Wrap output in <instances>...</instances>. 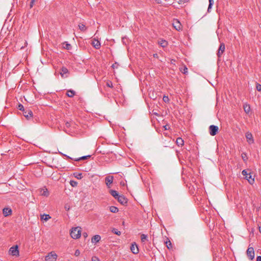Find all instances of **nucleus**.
Here are the masks:
<instances>
[{
  "label": "nucleus",
  "instance_id": "34",
  "mask_svg": "<svg viewBox=\"0 0 261 261\" xmlns=\"http://www.w3.org/2000/svg\"><path fill=\"white\" fill-rule=\"evenodd\" d=\"M18 109H19V110L22 111H23H23H24L25 110L24 109V107H23V105H21V104H19V105H18Z\"/></svg>",
  "mask_w": 261,
  "mask_h": 261
},
{
  "label": "nucleus",
  "instance_id": "7",
  "mask_svg": "<svg viewBox=\"0 0 261 261\" xmlns=\"http://www.w3.org/2000/svg\"><path fill=\"white\" fill-rule=\"evenodd\" d=\"M225 49V44L224 43H221L219 47L217 56L218 58H220L222 55L223 54Z\"/></svg>",
  "mask_w": 261,
  "mask_h": 261
},
{
  "label": "nucleus",
  "instance_id": "27",
  "mask_svg": "<svg viewBox=\"0 0 261 261\" xmlns=\"http://www.w3.org/2000/svg\"><path fill=\"white\" fill-rule=\"evenodd\" d=\"M147 236L145 234H142L141 235V240L142 242H144L147 240Z\"/></svg>",
  "mask_w": 261,
  "mask_h": 261
},
{
  "label": "nucleus",
  "instance_id": "6",
  "mask_svg": "<svg viewBox=\"0 0 261 261\" xmlns=\"http://www.w3.org/2000/svg\"><path fill=\"white\" fill-rule=\"evenodd\" d=\"M247 255L250 260H252L254 258V248L251 247H249L247 250Z\"/></svg>",
  "mask_w": 261,
  "mask_h": 261
},
{
  "label": "nucleus",
  "instance_id": "1",
  "mask_svg": "<svg viewBox=\"0 0 261 261\" xmlns=\"http://www.w3.org/2000/svg\"><path fill=\"white\" fill-rule=\"evenodd\" d=\"M70 236L73 239H77L81 236V228L80 227L72 228L70 231Z\"/></svg>",
  "mask_w": 261,
  "mask_h": 261
},
{
  "label": "nucleus",
  "instance_id": "32",
  "mask_svg": "<svg viewBox=\"0 0 261 261\" xmlns=\"http://www.w3.org/2000/svg\"><path fill=\"white\" fill-rule=\"evenodd\" d=\"M241 156L244 162H246L248 159L247 154L246 153H243Z\"/></svg>",
  "mask_w": 261,
  "mask_h": 261
},
{
  "label": "nucleus",
  "instance_id": "38",
  "mask_svg": "<svg viewBox=\"0 0 261 261\" xmlns=\"http://www.w3.org/2000/svg\"><path fill=\"white\" fill-rule=\"evenodd\" d=\"M92 261H100V260L99 259V258L97 257L93 256L92 258Z\"/></svg>",
  "mask_w": 261,
  "mask_h": 261
},
{
  "label": "nucleus",
  "instance_id": "13",
  "mask_svg": "<svg viewBox=\"0 0 261 261\" xmlns=\"http://www.w3.org/2000/svg\"><path fill=\"white\" fill-rule=\"evenodd\" d=\"M173 27L177 31L181 29V24L177 20H175L173 22Z\"/></svg>",
  "mask_w": 261,
  "mask_h": 261
},
{
  "label": "nucleus",
  "instance_id": "16",
  "mask_svg": "<svg viewBox=\"0 0 261 261\" xmlns=\"http://www.w3.org/2000/svg\"><path fill=\"white\" fill-rule=\"evenodd\" d=\"M3 214L5 216H8L12 214V210L10 208H4L3 209Z\"/></svg>",
  "mask_w": 261,
  "mask_h": 261
},
{
  "label": "nucleus",
  "instance_id": "29",
  "mask_svg": "<svg viewBox=\"0 0 261 261\" xmlns=\"http://www.w3.org/2000/svg\"><path fill=\"white\" fill-rule=\"evenodd\" d=\"M89 157H90V155H86V156H83L77 158V159H75L74 160V161H79L81 160L87 159L88 158H89Z\"/></svg>",
  "mask_w": 261,
  "mask_h": 261
},
{
  "label": "nucleus",
  "instance_id": "19",
  "mask_svg": "<svg viewBox=\"0 0 261 261\" xmlns=\"http://www.w3.org/2000/svg\"><path fill=\"white\" fill-rule=\"evenodd\" d=\"M176 144L178 146H182L184 144V141L181 138L178 137L176 139Z\"/></svg>",
  "mask_w": 261,
  "mask_h": 261
},
{
  "label": "nucleus",
  "instance_id": "49",
  "mask_svg": "<svg viewBox=\"0 0 261 261\" xmlns=\"http://www.w3.org/2000/svg\"><path fill=\"white\" fill-rule=\"evenodd\" d=\"M79 175L80 176V178H81V175H82V174H80Z\"/></svg>",
  "mask_w": 261,
  "mask_h": 261
},
{
  "label": "nucleus",
  "instance_id": "30",
  "mask_svg": "<svg viewBox=\"0 0 261 261\" xmlns=\"http://www.w3.org/2000/svg\"><path fill=\"white\" fill-rule=\"evenodd\" d=\"M166 244V246L168 248V249H170L172 248V244H171V242H170V240H167L166 241V242H165Z\"/></svg>",
  "mask_w": 261,
  "mask_h": 261
},
{
  "label": "nucleus",
  "instance_id": "44",
  "mask_svg": "<svg viewBox=\"0 0 261 261\" xmlns=\"http://www.w3.org/2000/svg\"><path fill=\"white\" fill-rule=\"evenodd\" d=\"M258 229H259V232L261 233V227L260 226L258 227Z\"/></svg>",
  "mask_w": 261,
  "mask_h": 261
},
{
  "label": "nucleus",
  "instance_id": "15",
  "mask_svg": "<svg viewBox=\"0 0 261 261\" xmlns=\"http://www.w3.org/2000/svg\"><path fill=\"white\" fill-rule=\"evenodd\" d=\"M100 239H101V237L98 234H96V235L94 236L92 238L91 242L92 243L95 244V243L99 242L100 241Z\"/></svg>",
  "mask_w": 261,
  "mask_h": 261
},
{
  "label": "nucleus",
  "instance_id": "21",
  "mask_svg": "<svg viewBox=\"0 0 261 261\" xmlns=\"http://www.w3.org/2000/svg\"><path fill=\"white\" fill-rule=\"evenodd\" d=\"M66 94L68 97H72L75 95V92L72 90H69L67 91Z\"/></svg>",
  "mask_w": 261,
  "mask_h": 261
},
{
  "label": "nucleus",
  "instance_id": "24",
  "mask_svg": "<svg viewBox=\"0 0 261 261\" xmlns=\"http://www.w3.org/2000/svg\"><path fill=\"white\" fill-rule=\"evenodd\" d=\"M50 218L51 217H50V216L47 214H44L41 216V220L45 221L49 220Z\"/></svg>",
  "mask_w": 261,
  "mask_h": 261
},
{
  "label": "nucleus",
  "instance_id": "47",
  "mask_svg": "<svg viewBox=\"0 0 261 261\" xmlns=\"http://www.w3.org/2000/svg\"><path fill=\"white\" fill-rule=\"evenodd\" d=\"M174 61H175V60H172L171 61V63H173V62H174Z\"/></svg>",
  "mask_w": 261,
  "mask_h": 261
},
{
  "label": "nucleus",
  "instance_id": "46",
  "mask_svg": "<svg viewBox=\"0 0 261 261\" xmlns=\"http://www.w3.org/2000/svg\"><path fill=\"white\" fill-rule=\"evenodd\" d=\"M112 67L114 68L115 67V64H113Z\"/></svg>",
  "mask_w": 261,
  "mask_h": 261
},
{
  "label": "nucleus",
  "instance_id": "23",
  "mask_svg": "<svg viewBox=\"0 0 261 261\" xmlns=\"http://www.w3.org/2000/svg\"><path fill=\"white\" fill-rule=\"evenodd\" d=\"M110 211L112 213H116L118 212V208L116 206H111L110 207Z\"/></svg>",
  "mask_w": 261,
  "mask_h": 261
},
{
  "label": "nucleus",
  "instance_id": "36",
  "mask_svg": "<svg viewBox=\"0 0 261 261\" xmlns=\"http://www.w3.org/2000/svg\"><path fill=\"white\" fill-rule=\"evenodd\" d=\"M38 0H31V2H30V7L31 8H32L34 5V3L37 2Z\"/></svg>",
  "mask_w": 261,
  "mask_h": 261
},
{
  "label": "nucleus",
  "instance_id": "48",
  "mask_svg": "<svg viewBox=\"0 0 261 261\" xmlns=\"http://www.w3.org/2000/svg\"><path fill=\"white\" fill-rule=\"evenodd\" d=\"M84 237H86L87 236V233L84 234Z\"/></svg>",
  "mask_w": 261,
  "mask_h": 261
},
{
  "label": "nucleus",
  "instance_id": "39",
  "mask_svg": "<svg viewBox=\"0 0 261 261\" xmlns=\"http://www.w3.org/2000/svg\"><path fill=\"white\" fill-rule=\"evenodd\" d=\"M182 72L184 74H186L188 72V68L186 66L184 67Z\"/></svg>",
  "mask_w": 261,
  "mask_h": 261
},
{
  "label": "nucleus",
  "instance_id": "11",
  "mask_svg": "<svg viewBox=\"0 0 261 261\" xmlns=\"http://www.w3.org/2000/svg\"><path fill=\"white\" fill-rule=\"evenodd\" d=\"M117 199L122 205H124L127 202V199L123 195H119L117 197Z\"/></svg>",
  "mask_w": 261,
  "mask_h": 261
},
{
  "label": "nucleus",
  "instance_id": "25",
  "mask_svg": "<svg viewBox=\"0 0 261 261\" xmlns=\"http://www.w3.org/2000/svg\"><path fill=\"white\" fill-rule=\"evenodd\" d=\"M79 28L80 29V30L83 32L85 31L87 29V28L86 27L85 25L83 23H80L79 24Z\"/></svg>",
  "mask_w": 261,
  "mask_h": 261
},
{
  "label": "nucleus",
  "instance_id": "37",
  "mask_svg": "<svg viewBox=\"0 0 261 261\" xmlns=\"http://www.w3.org/2000/svg\"><path fill=\"white\" fill-rule=\"evenodd\" d=\"M163 100L165 102H168L169 101V99L168 97L167 96H164V97L163 98Z\"/></svg>",
  "mask_w": 261,
  "mask_h": 261
},
{
  "label": "nucleus",
  "instance_id": "28",
  "mask_svg": "<svg viewBox=\"0 0 261 261\" xmlns=\"http://www.w3.org/2000/svg\"><path fill=\"white\" fill-rule=\"evenodd\" d=\"M209 1V5L207 9V11L209 12L210 11V9L212 8V7L214 4L213 0H208Z\"/></svg>",
  "mask_w": 261,
  "mask_h": 261
},
{
  "label": "nucleus",
  "instance_id": "52",
  "mask_svg": "<svg viewBox=\"0 0 261 261\" xmlns=\"http://www.w3.org/2000/svg\"><path fill=\"white\" fill-rule=\"evenodd\" d=\"M156 56H157V54H155V55H153V56H154V57H156Z\"/></svg>",
  "mask_w": 261,
  "mask_h": 261
},
{
  "label": "nucleus",
  "instance_id": "31",
  "mask_svg": "<svg viewBox=\"0 0 261 261\" xmlns=\"http://www.w3.org/2000/svg\"><path fill=\"white\" fill-rule=\"evenodd\" d=\"M42 195H43L44 196H48L49 195L48 192L47 190V189H45L44 190H43V192L41 194Z\"/></svg>",
  "mask_w": 261,
  "mask_h": 261
},
{
  "label": "nucleus",
  "instance_id": "33",
  "mask_svg": "<svg viewBox=\"0 0 261 261\" xmlns=\"http://www.w3.org/2000/svg\"><path fill=\"white\" fill-rule=\"evenodd\" d=\"M106 85L107 87H110V88H112L113 86L112 82L110 81H108L107 82Z\"/></svg>",
  "mask_w": 261,
  "mask_h": 261
},
{
  "label": "nucleus",
  "instance_id": "17",
  "mask_svg": "<svg viewBox=\"0 0 261 261\" xmlns=\"http://www.w3.org/2000/svg\"><path fill=\"white\" fill-rule=\"evenodd\" d=\"M158 44L162 47H166L168 45V43L165 40L160 39L158 41Z\"/></svg>",
  "mask_w": 261,
  "mask_h": 261
},
{
  "label": "nucleus",
  "instance_id": "20",
  "mask_svg": "<svg viewBox=\"0 0 261 261\" xmlns=\"http://www.w3.org/2000/svg\"><path fill=\"white\" fill-rule=\"evenodd\" d=\"M110 194H111L112 196H113L115 199H117V197L119 196V195L118 194V193L115 191V190H111L110 191Z\"/></svg>",
  "mask_w": 261,
  "mask_h": 261
},
{
  "label": "nucleus",
  "instance_id": "14",
  "mask_svg": "<svg viewBox=\"0 0 261 261\" xmlns=\"http://www.w3.org/2000/svg\"><path fill=\"white\" fill-rule=\"evenodd\" d=\"M92 45L96 49H99L100 47V42L98 40H96L95 39H94L92 40Z\"/></svg>",
  "mask_w": 261,
  "mask_h": 261
},
{
  "label": "nucleus",
  "instance_id": "26",
  "mask_svg": "<svg viewBox=\"0 0 261 261\" xmlns=\"http://www.w3.org/2000/svg\"><path fill=\"white\" fill-rule=\"evenodd\" d=\"M112 231L113 233H114V234H116L118 236H120L121 234V231H119L118 229H117L116 228H113V229L112 230Z\"/></svg>",
  "mask_w": 261,
  "mask_h": 261
},
{
  "label": "nucleus",
  "instance_id": "3",
  "mask_svg": "<svg viewBox=\"0 0 261 261\" xmlns=\"http://www.w3.org/2000/svg\"><path fill=\"white\" fill-rule=\"evenodd\" d=\"M58 255L54 252L49 253L45 257V261H56Z\"/></svg>",
  "mask_w": 261,
  "mask_h": 261
},
{
  "label": "nucleus",
  "instance_id": "22",
  "mask_svg": "<svg viewBox=\"0 0 261 261\" xmlns=\"http://www.w3.org/2000/svg\"><path fill=\"white\" fill-rule=\"evenodd\" d=\"M244 110L245 113L248 114L250 111V107L249 105L245 104L244 105Z\"/></svg>",
  "mask_w": 261,
  "mask_h": 261
},
{
  "label": "nucleus",
  "instance_id": "43",
  "mask_svg": "<svg viewBox=\"0 0 261 261\" xmlns=\"http://www.w3.org/2000/svg\"><path fill=\"white\" fill-rule=\"evenodd\" d=\"M66 126H67V127H69V126H70L69 123L67 122V123H66Z\"/></svg>",
  "mask_w": 261,
  "mask_h": 261
},
{
  "label": "nucleus",
  "instance_id": "5",
  "mask_svg": "<svg viewBox=\"0 0 261 261\" xmlns=\"http://www.w3.org/2000/svg\"><path fill=\"white\" fill-rule=\"evenodd\" d=\"M218 127L216 125H210L209 127L210 134L212 136L216 135L218 133Z\"/></svg>",
  "mask_w": 261,
  "mask_h": 261
},
{
  "label": "nucleus",
  "instance_id": "40",
  "mask_svg": "<svg viewBox=\"0 0 261 261\" xmlns=\"http://www.w3.org/2000/svg\"><path fill=\"white\" fill-rule=\"evenodd\" d=\"M65 48H66L67 49H70V48H71V45H70V44H68V43H67V44H66V47H65Z\"/></svg>",
  "mask_w": 261,
  "mask_h": 261
},
{
  "label": "nucleus",
  "instance_id": "12",
  "mask_svg": "<svg viewBox=\"0 0 261 261\" xmlns=\"http://www.w3.org/2000/svg\"><path fill=\"white\" fill-rule=\"evenodd\" d=\"M23 115L27 119H29L30 118L33 117V113L30 110H25L23 111Z\"/></svg>",
  "mask_w": 261,
  "mask_h": 261
},
{
  "label": "nucleus",
  "instance_id": "10",
  "mask_svg": "<svg viewBox=\"0 0 261 261\" xmlns=\"http://www.w3.org/2000/svg\"><path fill=\"white\" fill-rule=\"evenodd\" d=\"M114 177L113 176H109L106 177L105 182L106 184L108 186V188L110 187V185L112 184L113 181Z\"/></svg>",
  "mask_w": 261,
  "mask_h": 261
},
{
  "label": "nucleus",
  "instance_id": "45",
  "mask_svg": "<svg viewBox=\"0 0 261 261\" xmlns=\"http://www.w3.org/2000/svg\"><path fill=\"white\" fill-rule=\"evenodd\" d=\"M65 208L66 210H68L69 209V207H67L66 206H65Z\"/></svg>",
  "mask_w": 261,
  "mask_h": 261
},
{
  "label": "nucleus",
  "instance_id": "4",
  "mask_svg": "<svg viewBox=\"0 0 261 261\" xmlns=\"http://www.w3.org/2000/svg\"><path fill=\"white\" fill-rule=\"evenodd\" d=\"M9 253L13 256H18L19 255L18 247L17 245L11 247L9 249Z\"/></svg>",
  "mask_w": 261,
  "mask_h": 261
},
{
  "label": "nucleus",
  "instance_id": "2",
  "mask_svg": "<svg viewBox=\"0 0 261 261\" xmlns=\"http://www.w3.org/2000/svg\"><path fill=\"white\" fill-rule=\"evenodd\" d=\"M242 173V175L245 176V178L251 185H252L254 183V178L252 177L250 173H248L246 170H243Z\"/></svg>",
  "mask_w": 261,
  "mask_h": 261
},
{
  "label": "nucleus",
  "instance_id": "8",
  "mask_svg": "<svg viewBox=\"0 0 261 261\" xmlns=\"http://www.w3.org/2000/svg\"><path fill=\"white\" fill-rule=\"evenodd\" d=\"M245 137L247 139V142L249 144H253L254 143V139L253 138L252 135L251 133L248 132L246 133Z\"/></svg>",
  "mask_w": 261,
  "mask_h": 261
},
{
  "label": "nucleus",
  "instance_id": "35",
  "mask_svg": "<svg viewBox=\"0 0 261 261\" xmlns=\"http://www.w3.org/2000/svg\"><path fill=\"white\" fill-rule=\"evenodd\" d=\"M256 88L258 91H261V85L257 83L256 85Z\"/></svg>",
  "mask_w": 261,
  "mask_h": 261
},
{
  "label": "nucleus",
  "instance_id": "42",
  "mask_svg": "<svg viewBox=\"0 0 261 261\" xmlns=\"http://www.w3.org/2000/svg\"><path fill=\"white\" fill-rule=\"evenodd\" d=\"M256 261H261V256H258L257 257Z\"/></svg>",
  "mask_w": 261,
  "mask_h": 261
},
{
  "label": "nucleus",
  "instance_id": "53",
  "mask_svg": "<svg viewBox=\"0 0 261 261\" xmlns=\"http://www.w3.org/2000/svg\"><path fill=\"white\" fill-rule=\"evenodd\" d=\"M156 56H157V54H155V55H153V56H154V57H156Z\"/></svg>",
  "mask_w": 261,
  "mask_h": 261
},
{
  "label": "nucleus",
  "instance_id": "41",
  "mask_svg": "<svg viewBox=\"0 0 261 261\" xmlns=\"http://www.w3.org/2000/svg\"><path fill=\"white\" fill-rule=\"evenodd\" d=\"M80 251H79V250H76L75 251V255L76 256H77V255H79L80 254Z\"/></svg>",
  "mask_w": 261,
  "mask_h": 261
},
{
  "label": "nucleus",
  "instance_id": "51",
  "mask_svg": "<svg viewBox=\"0 0 261 261\" xmlns=\"http://www.w3.org/2000/svg\"><path fill=\"white\" fill-rule=\"evenodd\" d=\"M156 56H157V54H155V55H153V56H154V57H156Z\"/></svg>",
  "mask_w": 261,
  "mask_h": 261
},
{
  "label": "nucleus",
  "instance_id": "9",
  "mask_svg": "<svg viewBox=\"0 0 261 261\" xmlns=\"http://www.w3.org/2000/svg\"><path fill=\"white\" fill-rule=\"evenodd\" d=\"M130 249L132 253L135 254H138L139 253V248L136 243L135 242L132 244Z\"/></svg>",
  "mask_w": 261,
  "mask_h": 261
},
{
  "label": "nucleus",
  "instance_id": "50",
  "mask_svg": "<svg viewBox=\"0 0 261 261\" xmlns=\"http://www.w3.org/2000/svg\"><path fill=\"white\" fill-rule=\"evenodd\" d=\"M65 155L66 156H67L68 158H70V159H71L69 156H67V155Z\"/></svg>",
  "mask_w": 261,
  "mask_h": 261
},
{
  "label": "nucleus",
  "instance_id": "18",
  "mask_svg": "<svg viewBox=\"0 0 261 261\" xmlns=\"http://www.w3.org/2000/svg\"><path fill=\"white\" fill-rule=\"evenodd\" d=\"M68 73V70L67 68L65 67H62L61 68V71L60 72V74L62 77H66L67 76H64V74H66Z\"/></svg>",
  "mask_w": 261,
  "mask_h": 261
}]
</instances>
